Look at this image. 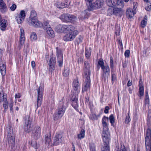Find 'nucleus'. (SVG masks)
Returning a JSON list of instances; mask_svg holds the SVG:
<instances>
[{"instance_id":"obj_1","label":"nucleus","mask_w":151,"mask_h":151,"mask_svg":"<svg viewBox=\"0 0 151 151\" xmlns=\"http://www.w3.org/2000/svg\"><path fill=\"white\" fill-rule=\"evenodd\" d=\"M90 65L88 62H84V76L86 78L84 86L83 88V91H86L89 90L90 86Z\"/></svg>"},{"instance_id":"obj_2","label":"nucleus","mask_w":151,"mask_h":151,"mask_svg":"<svg viewBox=\"0 0 151 151\" xmlns=\"http://www.w3.org/2000/svg\"><path fill=\"white\" fill-rule=\"evenodd\" d=\"M28 23L29 25L35 27H40L42 26V23L38 20L36 13L34 10L31 12Z\"/></svg>"},{"instance_id":"obj_3","label":"nucleus","mask_w":151,"mask_h":151,"mask_svg":"<svg viewBox=\"0 0 151 151\" xmlns=\"http://www.w3.org/2000/svg\"><path fill=\"white\" fill-rule=\"evenodd\" d=\"M93 0H85L88 9L90 10H93L100 8L102 6L104 2L103 0H96L94 2L92 3Z\"/></svg>"},{"instance_id":"obj_4","label":"nucleus","mask_w":151,"mask_h":151,"mask_svg":"<svg viewBox=\"0 0 151 151\" xmlns=\"http://www.w3.org/2000/svg\"><path fill=\"white\" fill-rule=\"evenodd\" d=\"M78 32L77 30L70 31L66 34L63 37V40L65 41L73 40L78 35Z\"/></svg>"},{"instance_id":"obj_5","label":"nucleus","mask_w":151,"mask_h":151,"mask_svg":"<svg viewBox=\"0 0 151 151\" xmlns=\"http://www.w3.org/2000/svg\"><path fill=\"white\" fill-rule=\"evenodd\" d=\"M65 108L63 105L60 104L57 110V113L54 115L53 119L55 120H58L60 119L63 116L65 111Z\"/></svg>"},{"instance_id":"obj_6","label":"nucleus","mask_w":151,"mask_h":151,"mask_svg":"<svg viewBox=\"0 0 151 151\" xmlns=\"http://www.w3.org/2000/svg\"><path fill=\"white\" fill-rule=\"evenodd\" d=\"M145 138V144L147 151H151V130L148 129L147 130Z\"/></svg>"},{"instance_id":"obj_7","label":"nucleus","mask_w":151,"mask_h":151,"mask_svg":"<svg viewBox=\"0 0 151 151\" xmlns=\"http://www.w3.org/2000/svg\"><path fill=\"white\" fill-rule=\"evenodd\" d=\"M7 137L8 142L13 145L15 142V136L12 128L9 127L7 129Z\"/></svg>"},{"instance_id":"obj_8","label":"nucleus","mask_w":151,"mask_h":151,"mask_svg":"<svg viewBox=\"0 0 151 151\" xmlns=\"http://www.w3.org/2000/svg\"><path fill=\"white\" fill-rule=\"evenodd\" d=\"M37 107H39L41 105L43 96V88L41 86H40L39 88L37 90Z\"/></svg>"},{"instance_id":"obj_9","label":"nucleus","mask_w":151,"mask_h":151,"mask_svg":"<svg viewBox=\"0 0 151 151\" xmlns=\"http://www.w3.org/2000/svg\"><path fill=\"white\" fill-rule=\"evenodd\" d=\"M26 16L25 12L24 10H21L20 13L17 14L15 16L16 19L19 24H21L22 23Z\"/></svg>"},{"instance_id":"obj_10","label":"nucleus","mask_w":151,"mask_h":151,"mask_svg":"<svg viewBox=\"0 0 151 151\" xmlns=\"http://www.w3.org/2000/svg\"><path fill=\"white\" fill-rule=\"evenodd\" d=\"M102 137L104 143L108 144L110 140V137L109 130L103 131Z\"/></svg>"},{"instance_id":"obj_11","label":"nucleus","mask_w":151,"mask_h":151,"mask_svg":"<svg viewBox=\"0 0 151 151\" xmlns=\"http://www.w3.org/2000/svg\"><path fill=\"white\" fill-rule=\"evenodd\" d=\"M73 90L75 91L73 92V95H78L79 91L80 84L79 83L78 79H75L73 81Z\"/></svg>"},{"instance_id":"obj_12","label":"nucleus","mask_w":151,"mask_h":151,"mask_svg":"<svg viewBox=\"0 0 151 151\" xmlns=\"http://www.w3.org/2000/svg\"><path fill=\"white\" fill-rule=\"evenodd\" d=\"M74 95L72 98V106L76 111H79L78 109V95Z\"/></svg>"},{"instance_id":"obj_13","label":"nucleus","mask_w":151,"mask_h":151,"mask_svg":"<svg viewBox=\"0 0 151 151\" xmlns=\"http://www.w3.org/2000/svg\"><path fill=\"white\" fill-rule=\"evenodd\" d=\"M41 129L39 127H37L34 128L32 131V133L35 139H38L40 137L41 133Z\"/></svg>"},{"instance_id":"obj_14","label":"nucleus","mask_w":151,"mask_h":151,"mask_svg":"<svg viewBox=\"0 0 151 151\" xmlns=\"http://www.w3.org/2000/svg\"><path fill=\"white\" fill-rule=\"evenodd\" d=\"M109 119V120L111 124V125L112 126L113 123V114H111L109 118L108 117L104 116L102 119V124H107V122L108 121Z\"/></svg>"},{"instance_id":"obj_15","label":"nucleus","mask_w":151,"mask_h":151,"mask_svg":"<svg viewBox=\"0 0 151 151\" xmlns=\"http://www.w3.org/2000/svg\"><path fill=\"white\" fill-rule=\"evenodd\" d=\"M62 137V135L61 134H57L54 139V145H57L61 143L63 140Z\"/></svg>"},{"instance_id":"obj_16","label":"nucleus","mask_w":151,"mask_h":151,"mask_svg":"<svg viewBox=\"0 0 151 151\" xmlns=\"http://www.w3.org/2000/svg\"><path fill=\"white\" fill-rule=\"evenodd\" d=\"M62 16L64 17L65 21L68 22L75 20L77 19L76 16L68 14H63Z\"/></svg>"},{"instance_id":"obj_17","label":"nucleus","mask_w":151,"mask_h":151,"mask_svg":"<svg viewBox=\"0 0 151 151\" xmlns=\"http://www.w3.org/2000/svg\"><path fill=\"white\" fill-rule=\"evenodd\" d=\"M136 13V11L132 10L131 8H128L126 11V15L128 18H131Z\"/></svg>"},{"instance_id":"obj_18","label":"nucleus","mask_w":151,"mask_h":151,"mask_svg":"<svg viewBox=\"0 0 151 151\" xmlns=\"http://www.w3.org/2000/svg\"><path fill=\"white\" fill-rule=\"evenodd\" d=\"M31 121L29 119L26 120V122L24 126V130L27 132H30L31 128Z\"/></svg>"},{"instance_id":"obj_19","label":"nucleus","mask_w":151,"mask_h":151,"mask_svg":"<svg viewBox=\"0 0 151 151\" xmlns=\"http://www.w3.org/2000/svg\"><path fill=\"white\" fill-rule=\"evenodd\" d=\"M45 144L48 145L49 146H50L52 145V139L51 134L50 133L47 134L45 135Z\"/></svg>"},{"instance_id":"obj_20","label":"nucleus","mask_w":151,"mask_h":151,"mask_svg":"<svg viewBox=\"0 0 151 151\" xmlns=\"http://www.w3.org/2000/svg\"><path fill=\"white\" fill-rule=\"evenodd\" d=\"M8 25L7 21L4 19H2L0 21V29L2 31H4L6 29Z\"/></svg>"},{"instance_id":"obj_21","label":"nucleus","mask_w":151,"mask_h":151,"mask_svg":"<svg viewBox=\"0 0 151 151\" xmlns=\"http://www.w3.org/2000/svg\"><path fill=\"white\" fill-rule=\"evenodd\" d=\"M74 27L71 25H63V32H69L74 29Z\"/></svg>"},{"instance_id":"obj_22","label":"nucleus","mask_w":151,"mask_h":151,"mask_svg":"<svg viewBox=\"0 0 151 151\" xmlns=\"http://www.w3.org/2000/svg\"><path fill=\"white\" fill-rule=\"evenodd\" d=\"M0 10L2 13H4L7 10L6 5L2 0H0Z\"/></svg>"},{"instance_id":"obj_23","label":"nucleus","mask_w":151,"mask_h":151,"mask_svg":"<svg viewBox=\"0 0 151 151\" xmlns=\"http://www.w3.org/2000/svg\"><path fill=\"white\" fill-rule=\"evenodd\" d=\"M70 4V2H66V4L63 3L61 2H58L56 5L57 7L60 8H63L68 7Z\"/></svg>"},{"instance_id":"obj_24","label":"nucleus","mask_w":151,"mask_h":151,"mask_svg":"<svg viewBox=\"0 0 151 151\" xmlns=\"http://www.w3.org/2000/svg\"><path fill=\"white\" fill-rule=\"evenodd\" d=\"M7 101L6 96L4 95L3 91L1 88L0 90V102L3 101L6 103Z\"/></svg>"},{"instance_id":"obj_25","label":"nucleus","mask_w":151,"mask_h":151,"mask_svg":"<svg viewBox=\"0 0 151 151\" xmlns=\"http://www.w3.org/2000/svg\"><path fill=\"white\" fill-rule=\"evenodd\" d=\"M6 67L4 63L0 65V70L2 76V78L5 75L6 73Z\"/></svg>"},{"instance_id":"obj_26","label":"nucleus","mask_w":151,"mask_h":151,"mask_svg":"<svg viewBox=\"0 0 151 151\" xmlns=\"http://www.w3.org/2000/svg\"><path fill=\"white\" fill-rule=\"evenodd\" d=\"M139 96L140 97L142 96L144 94V86L141 81H139Z\"/></svg>"},{"instance_id":"obj_27","label":"nucleus","mask_w":151,"mask_h":151,"mask_svg":"<svg viewBox=\"0 0 151 151\" xmlns=\"http://www.w3.org/2000/svg\"><path fill=\"white\" fill-rule=\"evenodd\" d=\"M46 30L47 33L50 37H54L55 34L54 32L51 28L47 29Z\"/></svg>"},{"instance_id":"obj_28","label":"nucleus","mask_w":151,"mask_h":151,"mask_svg":"<svg viewBox=\"0 0 151 151\" xmlns=\"http://www.w3.org/2000/svg\"><path fill=\"white\" fill-rule=\"evenodd\" d=\"M122 12L121 9L119 8H114V15L120 16L122 14Z\"/></svg>"},{"instance_id":"obj_29","label":"nucleus","mask_w":151,"mask_h":151,"mask_svg":"<svg viewBox=\"0 0 151 151\" xmlns=\"http://www.w3.org/2000/svg\"><path fill=\"white\" fill-rule=\"evenodd\" d=\"M25 40V36L20 37L19 40V47L21 48L23 45Z\"/></svg>"},{"instance_id":"obj_30","label":"nucleus","mask_w":151,"mask_h":151,"mask_svg":"<svg viewBox=\"0 0 151 151\" xmlns=\"http://www.w3.org/2000/svg\"><path fill=\"white\" fill-rule=\"evenodd\" d=\"M115 151H126V149L123 145L122 144L121 145L120 150L119 147V144L116 146Z\"/></svg>"},{"instance_id":"obj_31","label":"nucleus","mask_w":151,"mask_h":151,"mask_svg":"<svg viewBox=\"0 0 151 151\" xmlns=\"http://www.w3.org/2000/svg\"><path fill=\"white\" fill-rule=\"evenodd\" d=\"M63 25L59 24L55 28L56 31L58 32H63Z\"/></svg>"},{"instance_id":"obj_32","label":"nucleus","mask_w":151,"mask_h":151,"mask_svg":"<svg viewBox=\"0 0 151 151\" xmlns=\"http://www.w3.org/2000/svg\"><path fill=\"white\" fill-rule=\"evenodd\" d=\"M147 17L145 16L144 19L141 22V26L142 27H144L146 25L147 22Z\"/></svg>"},{"instance_id":"obj_33","label":"nucleus","mask_w":151,"mask_h":151,"mask_svg":"<svg viewBox=\"0 0 151 151\" xmlns=\"http://www.w3.org/2000/svg\"><path fill=\"white\" fill-rule=\"evenodd\" d=\"M88 10H86L81 13V16L82 17L81 18V19L87 18V17L88 15Z\"/></svg>"},{"instance_id":"obj_34","label":"nucleus","mask_w":151,"mask_h":151,"mask_svg":"<svg viewBox=\"0 0 151 151\" xmlns=\"http://www.w3.org/2000/svg\"><path fill=\"white\" fill-rule=\"evenodd\" d=\"M85 131L83 129H81L80 133L78 134V138L79 139H81L84 138L85 137Z\"/></svg>"},{"instance_id":"obj_35","label":"nucleus","mask_w":151,"mask_h":151,"mask_svg":"<svg viewBox=\"0 0 151 151\" xmlns=\"http://www.w3.org/2000/svg\"><path fill=\"white\" fill-rule=\"evenodd\" d=\"M48 65L49 70L51 72L53 71L55 68V64H54V62H53L52 64L49 63Z\"/></svg>"},{"instance_id":"obj_36","label":"nucleus","mask_w":151,"mask_h":151,"mask_svg":"<svg viewBox=\"0 0 151 151\" xmlns=\"http://www.w3.org/2000/svg\"><path fill=\"white\" fill-rule=\"evenodd\" d=\"M120 31V26L118 25H115V32L116 35L119 36V35Z\"/></svg>"},{"instance_id":"obj_37","label":"nucleus","mask_w":151,"mask_h":151,"mask_svg":"<svg viewBox=\"0 0 151 151\" xmlns=\"http://www.w3.org/2000/svg\"><path fill=\"white\" fill-rule=\"evenodd\" d=\"M37 36L35 32L32 33L30 35V38L32 41H35L37 39Z\"/></svg>"},{"instance_id":"obj_38","label":"nucleus","mask_w":151,"mask_h":151,"mask_svg":"<svg viewBox=\"0 0 151 151\" xmlns=\"http://www.w3.org/2000/svg\"><path fill=\"white\" fill-rule=\"evenodd\" d=\"M43 26V28L45 30L47 29L51 28L50 25L49 23L47 22H45L44 23Z\"/></svg>"},{"instance_id":"obj_39","label":"nucleus","mask_w":151,"mask_h":151,"mask_svg":"<svg viewBox=\"0 0 151 151\" xmlns=\"http://www.w3.org/2000/svg\"><path fill=\"white\" fill-rule=\"evenodd\" d=\"M58 47H56V49L57 50V51H56L57 56L58 57H63V54L62 53L61 50H58Z\"/></svg>"},{"instance_id":"obj_40","label":"nucleus","mask_w":151,"mask_h":151,"mask_svg":"<svg viewBox=\"0 0 151 151\" xmlns=\"http://www.w3.org/2000/svg\"><path fill=\"white\" fill-rule=\"evenodd\" d=\"M147 6L145 7V9L147 11H150L151 9V2L148 1L146 2Z\"/></svg>"},{"instance_id":"obj_41","label":"nucleus","mask_w":151,"mask_h":151,"mask_svg":"<svg viewBox=\"0 0 151 151\" xmlns=\"http://www.w3.org/2000/svg\"><path fill=\"white\" fill-rule=\"evenodd\" d=\"M103 72L105 73H107L109 71V69L108 65L104 66L101 68Z\"/></svg>"},{"instance_id":"obj_42","label":"nucleus","mask_w":151,"mask_h":151,"mask_svg":"<svg viewBox=\"0 0 151 151\" xmlns=\"http://www.w3.org/2000/svg\"><path fill=\"white\" fill-rule=\"evenodd\" d=\"M104 146L103 148L102 151H110L109 147L108 146V144H106L104 143Z\"/></svg>"},{"instance_id":"obj_43","label":"nucleus","mask_w":151,"mask_h":151,"mask_svg":"<svg viewBox=\"0 0 151 151\" xmlns=\"http://www.w3.org/2000/svg\"><path fill=\"white\" fill-rule=\"evenodd\" d=\"M63 57H59V58L58 59V63L60 67L62 66L63 65Z\"/></svg>"},{"instance_id":"obj_44","label":"nucleus","mask_w":151,"mask_h":151,"mask_svg":"<svg viewBox=\"0 0 151 151\" xmlns=\"http://www.w3.org/2000/svg\"><path fill=\"white\" fill-rule=\"evenodd\" d=\"M98 63L101 66V68H102V67H103L104 66V62L103 60L101 58H100L99 60Z\"/></svg>"},{"instance_id":"obj_45","label":"nucleus","mask_w":151,"mask_h":151,"mask_svg":"<svg viewBox=\"0 0 151 151\" xmlns=\"http://www.w3.org/2000/svg\"><path fill=\"white\" fill-rule=\"evenodd\" d=\"M54 62V64H55L56 60L55 57H51L50 59L49 63L52 64Z\"/></svg>"},{"instance_id":"obj_46","label":"nucleus","mask_w":151,"mask_h":151,"mask_svg":"<svg viewBox=\"0 0 151 151\" xmlns=\"http://www.w3.org/2000/svg\"><path fill=\"white\" fill-rule=\"evenodd\" d=\"M103 127V131H107L108 130V124H102Z\"/></svg>"},{"instance_id":"obj_47","label":"nucleus","mask_w":151,"mask_h":151,"mask_svg":"<svg viewBox=\"0 0 151 151\" xmlns=\"http://www.w3.org/2000/svg\"><path fill=\"white\" fill-rule=\"evenodd\" d=\"M90 151H96L95 147L94 144H90Z\"/></svg>"},{"instance_id":"obj_48","label":"nucleus","mask_w":151,"mask_h":151,"mask_svg":"<svg viewBox=\"0 0 151 151\" xmlns=\"http://www.w3.org/2000/svg\"><path fill=\"white\" fill-rule=\"evenodd\" d=\"M106 3L107 5L110 7H112L113 4L111 0H106Z\"/></svg>"},{"instance_id":"obj_49","label":"nucleus","mask_w":151,"mask_h":151,"mask_svg":"<svg viewBox=\"0 0 151 151\" xmlns=\"http://www.w3.org/2000/svg\"><path fill=\"white\" fill-rule=\"evenodd\" d=\"M69 70H65L63 72V76H67L69 75Z\"/></svg>"},{"instance_id":"obj_50","label":"nucleus","mask_w":151,"mask_h":151,"mask_svg":"<svg viewBox=\"0 0 151 151\" xmlns=\"http://www.w3.org/2000/svg\"><path fill=\"white\" fill-rule=\"evenodd\" d=\"M116 3L118 5L122 6L124 1L123 0H117Z\"/></svg>"},{"instance_id":"obj_51","label":"nucleus","mask_w":151,"mask_h":151,"mask_svg":"<svg viewBox=\"0 0 151 151\" xmlns=\"http://www.w3.org/2000/svg\"><path fill=\"white\" fill-rule=\"evenodd\" d=\"M16 5L14 4H13L10 7V9L12 11H14L16 9Z\"/></svg>"},{"instance_id":"obj_52","label":"nucleus","mask_w":151,"mask_h":151,"mask_svg":"<svg viewBox=\"0 0 151 151\" xmlns=\"http://www.w3.org/2000/svg\"><path fill=\"white\" fill-rule=\"evenodd\" d=\"M130 118L129 114L126 116L125 121L126 123L128 124L130 122L131 120Z\"/></svg>"},{"instance_id":"obj_53","label":"nucleus","mask_w":151,"mask_h":151,"mask_svg":"<svg viewBox=\"0 0 151 151\" xmlns=\"http://www.w3.org/2000/svg\"><path fill=\"white\" fill-rule=\"evenodd\" d=\"M25 36L24 30L22 28L20 29V37Z\"/></svg>"},{"instance_id":"obj_54","label":"nucleus","mask_w":151,"mask_h":151,"mask_svg":"<svg viewBox=\"0 0 151 151\" xmlns=\"http://www.w3.org/2000/svg\"><path fill=\"white\" fill-rule=\"evenodd\" d=\"M86 57H89L91 56V52L89 50H86Z\"/></svg>"},{"instance_id":"obj_55","label":"nucleus","mask_w":151,"mask_h":151,"mask_svg":"<svg viewBox=\"0 0 151 151\" xmlns=\"http://www.w3.org/2000/svg\"><path fill=\"white\" fill-rule=\"evenodd\" d=\"M138 6V3L136 2H134L133 3V10L134 11L136 10V8Z\"/></svg>"},{"instance_id":"obj_56","label":"nucleus","mask_w":151,"mask_h":151,"mask_svg":"<svg viewBox=\"0 0 151 151\" xmlns=\"http://www.w3.org/2000/svg\"><path fill=\"white\" fill-rule=\"evenodd\" d=\"M130 53V52L129 50H126L124 53V55L125 57H129V56Z\"/></svg>"},{"instance_id":"obj_57","label":"nucleus","mask_w":151,"mask_h":151,"mask_svg":"<svg viewBox=\"0 0 151 151\" xmlns=\"http://www.w3.org/2000/svg\"><path fill=\"white\" fill-rule=\"evenodd\" d=\"M117 41L119 44V45L120 46H122V40H121V38H120V37L119 36L118 38V39H117Z\"/></svg>"},{"instance_id":"obj_58","label":"nucleus","mask_w":151,"mask_h":151,"mask_svg":"<svg viewBox=\"0 0 151 151\" xmlns=\"http://www.w3.org/2000/svg\"><path fill=\"white\" fill-rule=\"evenodd\" d=\"M149 102V100L148 96L147 95L146 96V98L145 101V104H148Z\"/></svg>"},{"instance_id":"obj_59","label":"nucleus","mask_w":151,"mask_h":151,"mask_svg":"<svg viewBox=\"0 0 151 151\" xmlns=\"http://www.w3.org/2000/svg\"><path fill=\"white\" fill-rule=\"evenodd\" d=\"M109 106H107L105 107V109L104 110V112L105 114H107L109 112Z\"/></svg>"},{"instance_id":"obj_60","label":"nucleus","mask_w":151,"mask_h":151,"mask_svg":"<svg viewBox=\"0 0 151 151\" xmlns=\"http://www.w3.org/2000/svg\"><path fill=\"white\" fill-rule=\"evenodd\" d=\"M21 96V95L19 93L16 94L15 96V99H19Z\"/></svg>"},{"instance_id":"obj_61","label":"nucleus","mask_w":151,"mask_h":151,"mask_svg":"<svg viewBox=\"0 0 151 151\" xmlns=\"http://www.w3.org/2000/svg\"><path fill=\"white\" fill-rule=\"evenodd\" d=\"M9 106L10 107V110L11 111H12L13 109V105L12 103V102L9 105Z\"/></svg>"},{"instance_id":"obj_62","label":"nucleus","mask_w":151,"mask_h":151,"mask_svg":"<svg viewBox=\"0 0 151 151\" xmlns=\"http://www.w3.org/2000/svg\"><path fill=\"white\" fill-rule=\"evenodd\" d=\"M31 65L32 68H34L35 66V63L34 61H32L31 62Z\"/></svg>"},{"instance_id":"obj_63","label":"nucleus","mask_w":151,"mask_h":151,"mask_svg":"<svg viewBox=\"0 0 151 151\" xmlns=\"http://www.w3.org/2000/svg\"><path fill=\"white\" fill-rule=\"evenodd\" d=\"M132 84V81L129 80L128 81V82L127 84V85L128 86H129L131 85Z\"/></svg>"},{"instance_id":"obj_64","label":"nucleus","mask_w":151,"mask_h":151,"mask_svg":"<svg viewBox=\"0 0 151 151\" xmlns=\"http://www.w3.org/2000/svg\"><path fill=\"white\" fill-rule=\"evenodd\" d=\"M148 117L150 119H151V110L149 111Z\"/></svg>"}]
</instances>
